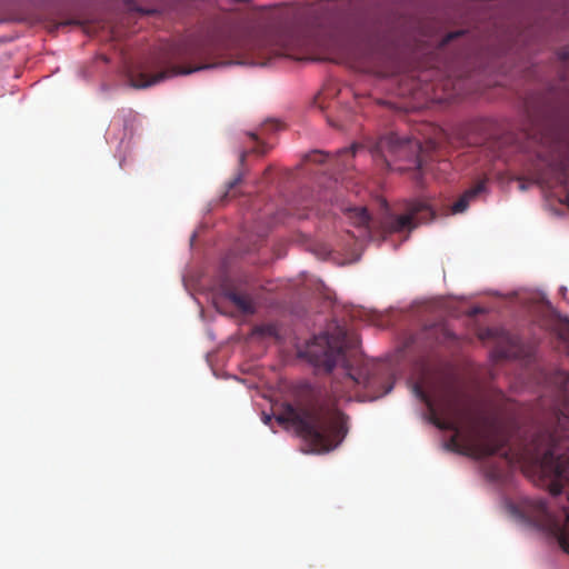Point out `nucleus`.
Returning a JSON list of instances; mask_svg holds the SVG:
<instances>
[{"label": "nucleus", "instance_id": "1", "mask_svg": "<svg viewBox=\"0 0 569 569\" xmlns=\"http://www.w3.org/2000/svg\"><path fill=\"white\" fill-rule=\"evenodd\" d=\"M413 393L427 405L433 427H503L500 406L478 390L457 388L449 393L445 405L447 422L438 417L421 383L413 386Z\"/></svg>", "mask_w": 569, "mask_h": 569}, {"label": "nucleus", "instance_id": "2", "mask_svg": "<svg viewBox=\"0 0 569 569\" xmlns=\"http://www.w3.org/2000/svg\"><path fill=\"white\" fill-rule=\"evenodd\" d=\"M279 423L295 427H347L349 417L331 398H319L306 403H283L273 412Z\"/></svg>", "mask_w": 569, "mask_h": 569}, {"label": "nucleus", "instance_id": "3", "mask_svg": "<svg viewBox=\"0 0 569 569\" xmlns=\"http://www.w3.org/2000/svg\"><path fill=\"white\" fill-rule=\"evenodd\" d=\"M356 345L357 338L337 325L331 331L315 336L303 353L315 367L330 372L338 363H346V350Z\"/></svg>", "mask_w": 569, "mask_h": 569}, {"label": "nucleus", "instance_id": "4", "mask_svg": "<svg viewBox=\"0 0 569 569\" xmlns=\"http://www.w3.org/2000/svg\"><path fill=\"white\" fill-rule=\"evenodd\" d=\"M372 157L380 160L386 169L425 170L421 143L409 137H400L390 132L381 137L372 150Z\"/></svg>", "mask_w": 569, "mask_h": 569}, {"label": "nucleus", "instance_id": "5", "mask_svg": "<svg viewBox=\"0 0 569 569\" xmlns=\"http://www.w3.org/2000/svg\"><path fill=\"white\" fill-rule=\"evenodd\" d=\"M300 440L301 451L320 453L336 448L348 429H291Z\"/></svg>", "mask_w": 569, "mask_h": 569}, {"label": "nucleus", "instance_id": "6", "mask_svg": "<svg viewBox=\"0 0 569 569\" xmlns=\"http://www.w3.org/2000/svg\"><path fill=\"white\" fill-rule=\"evenodd\" d=\"M436 211L426 200H413L407 206V213L391 216L383 223L386 233L410 231L417 227V222H430L435 219Z\"/></svg>", "mask_w": 569, "mask_h": 569}, {"label": "nucleus", "instance_id": "7", "mask_svg": "<svg viewBox=\"0 0 569 569\" xmlns=\"http://www.w3.org/2000/svg\"><path fill=\"white\" fill-rule=\"evenodd\" d=\"M216 66H218V64L217 63L200 64V66H197L193 68H187V67H182V66H172V67H170L166 70H162L160 72H157L154 74H149L147 72L140 71V72L130 74V82H131L132 87L142 89V88H147L152 84H156L167 78H171V77L179 76V74H189L194 71L213 68Z\"/></svg>", "mask_w": 569, "mask_h": 569}, {"label": "nucleus", "instance_id": "8", "mask_svg": "<svg viewBox=\"0 0 569 569\" xmlns=\"http://www.w3.org/2000/svg\"><path fill=\"white\" fill-rule=\"evenodd\" d=\"M542 327L559 339L569 342V318L552 315L543 320Z\"/></svg>", "mask_w": 569, "mask_h": 569}, {"label": "nucleus", "instance_id": "9", "mask_svg": "<svg viewBox=\"0 0 569 569\" xmlns=\"http://www.w3.org/2000/svg\"><path fill=\"white\" fill-rule=\"evenodd\" d=\"M486 181H479L476 186L466 190L463 194L452 204V213H462L469 207L471 200L478 197L485 190Z\"/></svg>", "mask_w": 569, "mask_h": 569}, {"label": "nucleus", "instance_id": "10", "mask_svg": "<svg viewBox=\"0 0 569 569\" xmlns=\"http://www.w3.org/2000/svg\"><path fill=\"white\" fill-rule=\"evenodd\" d=\"M228 299L243 313H253L254 306L250 296L236 291H230L227 295Z\"/></svg>", "mask_w": 569, "mask_h": 569}, {"label": "nucleus", "instance_id": "11", "mask_svg": "<svg viewBox=\"0 0 569 569\" xmlns=\"http://www.w3.org/2000/svg\"><path fill=\"white\" fill-rule=\"evenodd\" d=\"M348 218L357 227H369L370 216L366 208L357 207L350 208L347 211Z\"/></svg>", "mask_w": 569, "mask_h": 569}, {"label": "nucleus", "instance_id": "12", "mask_svg": "<svg viewBox=\"0 0 569 569\" xmlns=\"http://www.w3.org/2000/svg\"><path fill=\"white\" fill-rule=\"evenodd\" d=\"M358 150H363V147L357 143L352 144L350 148L339 150L336 156L337 164L346 169L350 167L349 159L352 158Z\"/></svg>", "mask_w": 569, "mask_h": 569}, {"label": "nucleus", "instance_id": "13", "mask_svg": "<svg viewBox=\"0 0 569 569\" xmlns=\"http://www.w3.org/2000/svg\"><path fill=\"white\" fill-rule=\"evenodd\" d=\"M299 46V40L295 37L290 36L286 39H282L279 47L276 49H272L271 52L276 56H284V57H292V51L296 47Z\"/></svg>", "mask_w": 569, "mask_h": 569}, {"label": "nucleus", "instance_id": "14", "mask_svg": "<svg viewBox=\"0 0 569 569\" xmlns=\"http://www.w3.org/2000/svg\"><path fill=\"white\" fill-rule=\"evenodd\" d=\"M253 332L261 337H269V338H274V339L280 338L279 328L276 323H263V325L257 326L253 329Z\"/></svg>", "mask_w": 569, "mask_h": 569}, {"label": "nucleus", "instance_id": "15", "mask_svg": "<svg viewBox=\"0 0 569 569\" xmlns=\"http://www.w3.org/2000/svg\"><path fill=\"white\" fill-rule=\"evenodd\" d=\"M349 378L358 385H363V387L368 389H373L377 383L375 375H371L368 371L359 372L358 377H355L351 373H349Z\"/></svg>", "mask_w": 569, "mask_h": 569}, {"label": "nucleus", "instance_id": "16", "mask_svg": "<svg viewBox=\"0 0 569 569\" xmlns=\"http://www.w3.org/2000/svg\"><path fill=\"white\" fill-rule=\"evenodd\" d=\"M466 34V31L465 30H457V31H452V32H449L445 36V38L441 40L440 42V47L443 48L446 47L447 44H449L451 41H453L455 39H458V38H461Z\"/></svg>", "mask_w": 569, "mask_h": 569}, {"label": "nucleus", "instance_id": "17", "mask_svg": "<svg viewBox=\"0 0 569 569\" xmlns=\"http://www.w3.org/2000/svg\"><path fill=\"white\" fill-rule=\"evenodd\" d=\"M330 156L328 153H323L321 151L315 150L307 154V160L316 163H323L327 161V158Z\"/></svg>", "mask_w": 569, "mask_h": 569}, {"label": "nucleus", "instance_id": "18", "mask_svg": "<svg viewBox=\"0 0 569 569\" xmlns=\"http://www.w3.org/2000/svg\"><path fill=\"white\" fill-rule=\"evenodd\" d=\"M559 378H560V380H561V387H560V388H561L563 391H566V390H567V388H568V386H569V373H567V372H560V373H559Z\"/></svg>", "mask_w": 569, "mask_h": 569}, {"label": "nucleus", "instance_id": "19", "mask_svg": "<svg viewBox=\"0 0 569 569\" xmlns=\"http://www.w3.org/2000/svg\"><path fill=\"white\" fill-rule=\"evenodd\" d=\"M242 180V176L241 174H238L233 180H231L229 183H228V192H230L237 184H239Z\"/></svg>", "mask_w": 569, "mask_h": 569}, {"label": "nucleus", "instance_id": "20", "mask_svg": "<svg viewBox=\"0 0 569 569\" xmlns=\"http://www.w3.org/2000/svg\"><path fill=\"white\" fill-rule=\"evenodd\" d=\"M565 190H566V194L563 196V198H560L559 201L561 203H566L569 207V187L565 186Z\"/></svg>", "mask_w": 569, "mask_h": 569}, {"label": "nucleus", "instance_id": "21", "mask_svg": "<svg viewBox=\"0 0 569 569\" xmlns=\"http://www.w3.org/2000/svg\"><path fill=\"white\" fill-rule=\"evenodd\" d=\"M252 152H257L259 154H264L267 152V150L263 146H258L257 148L252 149Z\"/></svg>", "mask_w": 569, "mask_h": 569}, {"label": "nucleus", "instance_id": "22", "mask_svg": "<svg viewBox=\"0 0 569 569\" xmlns=\"http://www.w3.org/2000/svg\"><path fill=\"white\" fill-rule=\"evenodd\" d=\"M250 63L254 64V66H266L268 63V61L258 59V60H254V61H252Z\"/></svg>", "mask_w": 569, "mask_h": 569}, {"label": "nucleus", "instance_id": "23", "mask_svg": "<svg viewBox=\"0 0 569 569\" xmlns=\"http://www.w3.org/2000/svg\"><path fill=\"white\" fill-rule=\"evenodd\" d=\"M391 389H392V385L390 383V385H388V387H387V388H385V389H383V391H382V392H380V395H379V396L387 395L388 392H390V391H391Z\"/></svg>", "mask_w": 569, "mask_h": 569}, {"label": "nucleus", "instance_id": "24", "mask_svg": "<svg viewBox=\"0 0 569 569\" xmlns=\"http://www.w3.org/2000/svg\"><path fill=\"white\" fill-rule=\"evenodd\" d=\"M270 420H271V418L269 416H264V418H263V422L264 423H269Z\"/></svg>", "mask_w": 569, "mask_h": 569}, {"label": "nucleus", "instance_id": "25", "mask_svg": "<svg viewBox=\"0 0 569 569\" xmlns=\"http://www.w3.org/2000/svg\"><path fill=\"white\" fill-rule=\"evenodd\" d=\"M246 156H247V153H246V152H243V153L241 154V157H240V161H241V162H243V161H244Z\"/></svg>", "mask_w": 569, "mask_h": 569}, {"label": "nucleus", "instance_id": "26", "mask_svg": "<svg viewBox=\"0 0 569 569\" xmlns=\"http://www.w3.org/2000/svg\"><path fill=\"white\" fill-rule=\"evenodd\" d=\"M250 137L253 139V140H257L258 137L256 136V133H250Z\"/></svg>", "mask_w": 569, "mask_h": 569}, {"label": "nucleus", "instance_id": "27", "mask_svg": "<svg viewBox=\"0 0 569 569\" xmlns=\"http://www.w3.org/2000/svg\"><path fill=\"white\" fill-rule=\"evenodd\" d=\"M208 53V49H204L200 54H207Z\"/></svg>", "mask_w": 569, "mask_h": 569}, {"label": "nucleus", "instance_id": "28", "mask_svg": "<svg viewBox=\"0 0 569 569\" xmlns=\"http://www.w3.org/2000/svg\"><path fill=\"white\" fill-rule=\"evenodd\" d=\"M231 62H228V61H224V62H221L220 64H230Z\"/></svg>", "mask_w": 569, "mask_h": 569}]
</instances>
